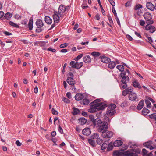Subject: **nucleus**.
Masks as SVG:
<instances>
[{"label": "nucleus", "mask_w": 156, "mask_h": 156, "mask_svg": "<svg viewBox=\"0 0 156 156\" xmlns=\"http://www.w3.org/2000/svg\"><path fill=\"white\" fill-rule=\"evenodd\" d=\"M121 77L122 78L121 80L122 84L120 85V87L121 89L122 90L126 89L128 87L127 83L129 81V79L128 76H123Z\"/></svg>", "instance_id": "nucleus-2"}, {"label": "nucleus", "mask_w": 156, "mask_h": 156, "mask_svg": "<svg viewBox=\"0 0 156 156\" xmlns=\"http://www.w3.org/2000/svg\"><path fill=\"white\" fill-rule=\"evenodd\" d=\"M15 17L16 19L17 20L21 19V16L19 14H16L15 15Z\"/></svg>", "instance_id": "nucleus-59"}, {"label": "nucleus", "mask_w": 156, "mask_h": 156, "mask_svg": "<svg viewBox=\"0 0 156 156\" xmlns=\"http://www.w3.org/2000/svg\"><path fill=\"white\" fill-rule=\"evenodd\" d=\"M99 135L98 133H94L90 137L92 139H97L99 137Z\"/></svg>", "instance_id": "nucleus-41"}, {"label": "nucleus", "mask_w": 156, "mask_h": 156, "mask_svg": "<svg viewBox=\"0 0 156 156\" xmlns=\"http://www.w3.org/2000/svg\"><path fill=\"white\" fill-rule=\"evenodd\" d=\"M65 6L62 4L60 5L58 8V13L59 15H61V13L63 14L65 12Z\"/></svg>", "instance_id": "nucleus-23"}, {"label": "nucleus", "mask_w": 156, "mask_h": 156, "mask_svg": "<svg viewBox=\"0 0 156 156\" xmlns=\"http://www.w3.org/2000/svg\"><path fill=\"white\" fill-rule=\"evenodd\" d=\"M128 102L126 101H125L123 102L121 104L120 106L123 107H124L128 106Z\"/></svg>", "instance_id": "nucleus-48"}, {"label": "nucleus", "mask_w": 156, "mask_h": 156, "mask_svg": "<svg viewBox=\"0 0 156 156\" xmlns=\"http://www.w3.org/2000/svg\"><path fill=\"white\" fill-rule=\"evenodd\" d=\"M127 73L124 70L123 71H121V73L119 75V77H122V76H128L127 75H126L127 74Z\"/></svg>", "instance_id": "nucleus-49"}, {"label": "nucleus", "mask_w": 156, "mask_h": 156, "mask_svg": "<svg viewBox=\"0 0 156 156\" xmlns=\"http://www.w3.org/2000/svg\"><path fill=\"white\" fill-rule=\"evenodd\" d=\"M128 98L129 100L132 101H135L137 102L139 101L137 94L133 92L130 93L128 96Z\"/></svg>", "instance_id": "nucleus-8"}, {"label": "nucleus", "mask_w": 156, "mask_h": 156, "mask_svg": "<svg viewBox=\"0 0 156 156\" xmlns=\"http://www.w3.org/2000/svg\"><path fill=\"white\" fill-rule=\"evenodd\" d=\"M122 92V95L124 96H126L127 94H129L130 93L132 92L133 90L132 87H129L127 88H126Z\"/></svg>", "instance_id": "nucleus-13"}, {"label": "nucleus", "mask_w": 156, "mask_h": 156, "mask_svg": "<svg viewBox=\"0 0 156 156\" xmlns=\"http://www.w3.org/2000/svg\"><path fill=\"white\" fill-rule=\"evenodd\" d=\"M92 106H90V108L88 109V112L91 113H94L97 111H100L104 110L108 106L107 104L104 102H101L94 104H92Z\"/></svg>", "instance_id": "nucleus-1"}, {"label": "nucleus", "mask_w": 156, "mask_h": 156, "mask_svg": "<svg viewBox=\"0 0 156 156\" xmlns=\"http://www.w3.org/2000/svg\"><path fill=\"white\" fill-rule=\"evenodd\" d=\"M89 100L87 99L84 98L83 100V104L84 105H88L89 103Z\"/></svg>", "instance_id": "nucleus-47"}, {"label": "nucleus", "mask_w": 156, "mask_h": 156, "mask_svg": "<svg viewBox=\"0 0 156 156\" xmlns=\"http://www.w3.org/2000/svg\"><path fill=\"white\" fill-rule=\"evenodd\" d=\"M36 24L37 28L41 29L43 26L44 23L42 20L40 19L37 20L36 22Z\"/></svg>", "instance_id": "nucleus-19"}, {"label": "nucleus", "mask_w": 156, "mask_h": 156, "mask_svg": "<svg viewBox=\"0 0 156 156\" xmlns=\"http://www.w3.org/2000/svg\"><path fill=\"white\" fill-rule=\"evenodd\" d=\"M113 132L105 130V132H103L101 136L104 138H109L112 136Z\"/></svg>", "instance_id": "nucleus-9"}, {"label": "nucleus", "mask_w": 156, "mask_h": 156, "mask_svg": "<svg viewBox=\"0 0 156 156\" xmlns=\"http://www.w3.org/2000/svg\"><path fill=\"white\" fill-rule=\"evenodd\" d=\"M82 133L83 135L88 136L90 134L91 132L89 128H86L82 130Z\"/></svg>", "instance_id": "nucleus-17"}, {"label": "nucleus", "mask_w": 156, "mask_h": 156, "mask_svg": "<svg viewBox=\"0 0 156 156\" xmlns=\"http://www.w3.org/2000/svg\"><path fill=\"white\" fill-rule=\"evenodd\" d=\"M76 63L74 61H71L70 63V65L72 67L74 68V66H75Z\"/></svg>", "instance_id": "nucleus-60"}, {"label": "nucleus", "mask_w": 156, "mask_h": 156, "mask_svg": "<svg viewBox=\"0 0 156 156\" xmlns=\"http://www.w3.org/2000/svg\"><path fill=\"white\" fill-rule=\"evenodd\" d=\"M4 15V12L2 11H0V19H2V20L4 19L3 16Z\"/></svg>", "instance_id": "nucleus-57"}, {"label": "nucleus", "mask_w": 156, "mask_h": 156, "mask_svg": "<svg viewBox=\"0 0 156 156\" xmlns=\"http://www.w3.org/2000/svg\"><path fill=\"white\" fill-rule=\"evenodd\" d=\"M92 55L94 57H98L101 55V53L98 52H93L91 53Z\"/></svg>", "instance_id": "nucleus-40"}, {"label": "nucleus", "mask_w": 156, "mask_h": 156, "mask_svg": "<svg viewBox=\"0 0 156 156\" xmlns=\"http://www.w3.org/2000/svg\"><path fill=\"white\" fill-rule=\"evenodd\" d=\"M142 7V5L139 4L136 5L135 6L134 9L135 10H137L140 8H141Z\"/></svg>", "instance_id": "nucleus-50"}, {"label": "nucleus", "mask_w": 156, "mask_h": 156, "mask_svg": "<svg viewBox=\"0 0 156 156\" xmlns=\"http://www.w3.org/2000/svg\"><path fill=\"white\" fill-rule=\"evenodd\" d=\"M89 118L94 127H98L99 126L100 124H101V120L99 118L95 119L94 116L93 115H90Z\"/></svg>", "instance_id": "nucleus-3"}, {"label": "nucleus", "mask_w": 156, "mask_h": 156, "mask_svg": "<svg viewBox=\"0 0 156 156\" xmlns=\"http://www.w3.org/2000/svg\"><path fill=\"white\" fill-rule=\"evenodd\" d=\"M97 139L96 142L98 144H101L103 142V140L100 138H98Z\"/></svg>", "instance_id": "nucleus-54"}, {"label": "nucleus", "mask_w": 156, "mask_h": 156, "mask_svg": "<svg viewBox=\"0 0 156 156\" xmlns=\"http://www.w3.org/2000/svg\"><path fill=\"white\" fill-rule=\"evenodd\" d=\"M144 105V101L143 99L141 100L138 103L136 108L138 110H141Z\"/></svg>", "instance_id": "nucleus-22"}, {"label": "nucleus", "mask_w": 156, "mask_h": 156, "mask_svg": "<svg viewBox=\"0 0 156 156\" xmlns=\"http://www.w3.org/2000/svg\"><path fill=\"white\" fill-rule=\"evenodd\" d=\"M21 23L24 25L26 27L29 28V29L30 30H32L33 27V20L32 19H30L29 20L28 25L27 24V20L25 19L23 20Z\"/></svg>", "instance_id": "nucleus-7"}, {"label": "nucleus", "mask_w": 156, "mask_h": 156, "mask_svg": "<svg viewBox=\"0 0 156 156\" xmlns=\"http://www.w3.org/2000/svg\"><path fill=\"white\" fill-rule=\"evenodd\" d=\"M83 65V63L82 62L80 63L76 62L75 66H74V68L79 69L81 68Z\"/></svg>", "instance_id": "nucleus-32"}, {"label": "nucleus", "mask_w": 156, "mask_h": 156, "mask_svg": "<svg viewBox=\"0 0 156 156\" xmlns=\"http://www.w3.org/2000/svg\"><path fill=\"white\" fill-rule=\"evenodd\" d=\"M101 101V100L100 99H97L96 100H94L93 102H91L90 104V106H92V104H95L96 103H100V102Z\"/></svg>", "instance_id": "nucleus-44"}, {"label": "nucleus", "mask_w": 156, "mask_h": 156, "mask_svg": "<svg viewBox=\"0 0 156 156\" xmlns=\"http://www.w3.org/2000/svg\"><path fill=\"white\" fill-rule=\"evenodd\" d=\"M58 130L59 132L61 134H62L63 133V129L61 128V126L59 125L58 127Z\"/></svg>", "instance_id": "nucleus-64"}, {"label": "nucleus", "mask_w": 156, "mask_h": 156, "mask_svg": "<svg viewBox=\"0 0 156 156\" xmlns=\"http://www.w3.org/2000/svg\"><path fill=\"white\" fill-rule=\"evenodd\" d=\"M98 129V131L100 132H105L108 128V124L107 122L105 121H101V124H100Z\"/></svg>", "instance_id": "nucleus-4"}, {"label": "nucleus", "mask_w": 156, "mask_h": 156, "mask_svg": "<svg viewBox=\"0 0 156 156\" xmlns=\"http://www.w3.org/2000/svg\"><path fill=\"white\" fill-rule=\"evenodd\" d=\"M62 100L64 102L67 104L69 103L70 101V100L66 98H64Z\"/></svg>", "instance_id": "nucleus-56"}, {"label": "nucleus", "mask_w": 156, "mask_h": 156, "mask_svg": "<svg viewBox=\"0 0 156 156\" xmlns=\"http://www.w3.org/2000/svg\"><path fill=\"white\" fill-rule=\"evenodd\" d=\"M53 17V18L54 22L55 23H58L59 21V17L58 15V12L56 11H55L54 12Z\"/></svg>", "instance_id": "nucleus-14"}, {"label": "nucleus", "mask_w": 156, "mask_h": 156, "mask_svg": "<svg viewBox=\"0 0 156 156\" xmlns=\"http://www.w3.org/2000/svg\"><path fill=\"white\" fill-rule=\"evenodd\" d=\"M115 110L113 109H109L108 108L106 111V113L108 116H112L116 113Z\"/></svg>", "instance_id": "nucleus-18"}, {"label": "nucleus", "mask_w": 156, "mask_h": 156, "mask_svg": "<svg viewBox=\"0 0 156 156\" xmlns=\"http://www.w3.org/2000/svg\"><path fill=\"white\" fill-rule=\"evenodd\" d=\"M99 58H100L101 61L102 62L105 63H108L111 60L110 58L104 56H100Z\"/></svg>", "instance_id": "nucleus-15"}, {"label": "nucleus", "mask_w": 156, "mask_h": 156, "mask_svg": "<svg viewBox=\"0 0 156 156\" xmlns=\"http://www.w3.org/2000/svg\"><path fill=\"white\" fill-rule=\"evenodd\" d=\"M128 148V146L127 144H124L123 145L121 151H124Z\"/></svg>", "instance_id": "nucleus-52"}, {"label": "nucleus", "mask_w": 156, "mask_h": 156, "mask_svg": "<svg viewBox=\"0 0 156 156\" xmlns=\"http://www.w3.org/2000/svg\"><path fill=\"white\" fill-rule=\"evenodd\" d=\"M123 144V142L120 140H117L115 141L113 144L115 147H118L121 146Z\"/></svg>", "instance_id": "nucleus-24"}, {"label": "nucleus", "mask_w": 156, "mask_h": 156, "mask_svg": "<svg viewBox=\"0 0 156 156\" xmlns=\"http://www.w3.org/2000/svg\"><path fill=\"white\" fill-rule=\"evenodd\" d=\"M48 42H45L44 41H38V46H40L41 47H45L46 45V43Z\"/></svg>", "instance_id": "nucleus-36"}, {"label": "nucleus", "mask_w": 156, "mask_h": 156, "mask_svg": "<svg viewBox=\"0 0 156 156\" xmlns=\"http://www.w3.org/2000/svg\"><path fill=\"white\" fill-rule=\"evenodd\" d=\"M143 145L144 147L149 148L151 150L156 148V145L153 144V142L151 140H148L144 143Z\"/></svg>", "instance_id": "nucleus-6"}, {"label": "nucleus", "mask_w": 156, "mask_h": 156, "mask_svg": "<svg viewBox=\"0 0 156 156\" xmlns=\"http://www.w3.org/2000/svg\"><path fill=\"white\" fill-rule=\"evenodd\" d=\"M131 151H132V152H135V153L137 154H140L141 152L139 148L131 149Z\"/></svg>", "instance_id": "nucleus-46"}, {"label": "nucleus", "mask_w": 156, "mask_h": 156, "mask_svg": "<svg viewBox=\"0 0 156 156\" xmlns=\"http://www.w3.org/2000/svg\"><path fill=\"white\" fill-rule=\"evenodd\" d=\"M9 24L13 27H14L16 28H20V27L17 24L13 22L12 21H10L9 22Z\"/></svg>", "instance_id": "nucleus-37"}, {"label": "nucleus", "mask_w": 156, "mask_h": 156, "mask_svg": "<svg viewBox=\"0 0 156 156\" xmlns=\"http://www.w3.org/2000/svg\"><path fill=\"white\" fill-rule=\"evenodd\" d=\"M68 44L67 43H64L61 44L60 46V47L61 48H65L67 46Z\"/></svg>", "instance_id": "nucleus-63"}, {"label": "nucleus", "mask_w": 156, "mask_h": 156, "mask_svg": "<svg viewBox=\"0 0 156 156\" xmlns=\"http://www.w3.org/2000/svg\"><path fill=\"white\" fill-rule=\"evenodd\" d=\"M107 16L108 17V19L109 20V21L110 23V24H113V21L112 20L111 16L108 15H107Z\"/></svg>", "instance_id": "nucleus-53"}, {"label": "nucleus", "mask_w": 156, "mask_h": 156, "mask_svg": "<svg viewBox=\"0 0 156 156\" xmlns=\"http://www.w3.org/2000/svg\"><path fill=\"white\" fill-rule=\"evenodd\" d=\"M116 63L114 61H111L110 60L108 64V67L111 69H113L115 67Z\"/></svg>", "instance_id": "nucleus-29"}, {"label": "nucleus", "mask_w": 156, "mask_h": 156, "mask_svg": "<svg viewBox=\"0 0 156 156\" xmlns=\"http://www.w3.org/2000/svg\"><path fill=\"white\" fill-rule=\"evenodd\" d=\"M143 16L147 23L148 24H152L153 23L154 21L151 20L152 17L150 13L146 12L144 13Z\"/></svg>", "instance_id": "nucleus-5"}, {"label": "nucleus", "mask_w": 156, "mask_h": 156, "mask_svg": "<svg viewBox=\"0 0 156 156\" xmlns=\"http://www.w3.org/2000/svg\"><path fill=\"white\" fill-rule=\"evenodd\" d=\"M78 120L80 124L81 125L85 124L87 122L86 119L84 117L80 118Z\"/></svg>", "instance_id": "nucleus-30"}, {"label": "nucleus", "mask_w": 156, "mask_h": 156, "mask_svg": "<svg viewBox=\"0 0 156 156\" xmlns=\"http://www.w3.org/2000/svg\"><path fill=\"white\" fill-rule=\"evenodd\" d=\"M12 15L11 13H10L9 12H8L5 14L4 17V19H6L7 20H9L10 18L12 16Z\"/></svg>", "instance_id": "nucleus-31"}, {"label": "nucleus", "mask_w": 156, "mask_h": 156, "mask_svg": "<svg viewBox=\"0 0 156 156\" xmlns=\"http://www.w3.org/2000/svg\"><path fill=\"white\" fill-rule=\"evenodd\" d=\"M123 154V151H121L115 150L113 151V155L114 156H122Z\"/></svg>", "instance_id": "nucleus-21"}, {"label": "nucleus", "mask_w": 156, "mask_h": 156, "mask_svg": "<svg viewBox=\"0 0 156 156\" xmlns=\"http://www.w3.org/2000/svg\"><path fill=\"white\" fill-rule=\"evenodd\" d=\"M84 96L83 94L78 93L76 94L75 96V99L76 100L79 101L83 99Z\"/></svg>", "instance_id": "nucleus-25"}, {"label": "nucleus", "mask_w": 156, "mask_h": 156, "mask_svg": "<svg viewBox=\"0 0 156 156\" xmlns=\"http://www.w3.org/2000/svg\"><path fill=\"white\" fill-rule=\"evenodd\" d=\"M148 151L145 149L144 148L142 150V153L143 155L144 156H146L147 155Z\"/></svg>", "instance_id": "nucleus-51"}, {"label": "nucleus", "mask_w": 156, "mask_h": 156, "mask_svg": "<svg viewBox=\"0 0 156 156\" xmlns=\"http://www.w3.org/2000/svg\"><path fill=\"white\" fill-rule=\"evenodd\" d=\"M44 20L47 24L49 25L51 24L52 22L51 19L48 16H46L45 17Z\"/></svg>", "instance_id": "nucleus-27"}, {"label": "nucleus", "mask_w": 156, "mask_h": 156, "mask_svg": "<svg viewBox=\"0 0 156 156\" xmlns=\"http://www.w3.org/2000/svg\"><path fill=\"white\" fill-rule=\"evenodd\" d=\"M48 51H51L53 52H55L56 51V50L55 49H52V48L50 47L47 49Z\"/></svg>", "instance_id": "nucleus-61"}, {"label": "nucleus", "mask_w": 156, "mask_h": 156, "mask_svg": "<svg viewBox=\"0 0 156 156\" xmlns=\"http://www.w3.org/2000/svg\"><path fill=\"white\" fill-rule=\"evenodd\" d=\"M116 108V105L114 104H111L108 106V108L114 110Z\"/></svg>", "instance_id": "nucleus-45"}, {"label": "nucleus", "mask_w": 156, "mask_h": 156, "mask_svg": "<svg viewBox=\"0 0 156 156\" xmlns=\"http://www.w3.org/2000/svg\"><path fill=\"white\" fill-rule=\"evenodd\" d=\"M88 142L92 147H96L95 142L94 140H93L92 139H89Z\"/></svg>", "instance_id": "nucleus-34"}, {"label": "nucleus", "mask_w": 156, "mask_h": 156, "mask_svg": "<svg viewBox=\"0 0 156 156\" xmlns=\"http://www.w3.org/2000/svg\"><path fill=\"white\" fill-rule=\"evenodd\" d=\"M148 99L145 100V102L147 105V107L148 108H150L151 107V104Z\"/></svg>", "instance_id": "nucleus-43"}, {"label": "nucleus", "mask_w": 156, "mask_h": 156, "mask_svg": "<svg viewBox=\"0 0 156 156\" xmlns=\"http://www.w3.org/2000/svg\"><path fill=\"white\" fill-rule=\"evenodd\" d=\"M132 84L135 88H138L139 89L141 88L142 87L140 84L139 83L137 80H134L132 83Z\"/></svg>", "instance_id": "nucleus-20"}, {"label": "nucleus", "mask_w": 156, "mask_h": 156, "mask_svg": "<svg viewBox=\"0 0 156 156\" xmlns=\"http://www.w3.org/2000/svg\"><path fill=\"white\" fill-rule=\"evenodd\" d=\"M116 68L120 72L123 71L125 69L123 65H118L116 66Z\"/></svg>", "instance_id": "nucleus-35"}, {"label": "nucleus", "mask_w": 156, "mask_h": 156, "mask_svg": "<svg viewBox=\"0 0 156 156\" xmlns=\"http://www.w3.org/2000/svg\"><path fill=\"white\" fill-rule=\"evenodd\" d=\"M108 145V144L107 141L104 142L101 146V149L103 150L106 149L107 147V148Z\"/></svg>", "instance_id": "nucleus-39"}, {"label": "nucleus", "mask_w": 156, "mask_h": 156, "mask_svg": "<svg viewBox=\"0 0 156 156\" xmlns=\"http://www.w3.org/2000/svg\"><path fill=\"white\" fill-rule=\"evenodd\" d=\"M52 114L55 115H58V112L55 110L54 108H53L51 110Z\"/></svg>", "instance_id": "nucleus-55"}, {"label": "nucleus", "mask_w": 156, "mask_h": 156, "mask_svg": "<svg viewBox=\"0 0 156 156\" xmlns=\"http://www.w3.org/2000/svg\"><path fill=\"white\" fill-rule=\"evenodd\" d=\"M112 12L114 14V16L116 17H117L116 11L114 7L112 8Z\"/></svg>", "instance_id": "nucleus-62"}, {"label": "nucleus", "mask_w": 156, "mask_h": 156, "mask_svg": "<svg viewBox=\"0 0 156 156\" xmlns=\"http://www.w3.org/2000/svg\"><path fill=\"white\" fill-rule=\"evenodd\" d=\"M83 61L85 63H89L91 61V58L89 55H85L83 58Z\"/></svg>", "instance_id": "nucleus-26"}, {"label": "nucleus", "mask_w": 156, "mask_h": 156, "mask_svg": "<svg viewBox=\"0 0 156 156\" xmlns=\"http://www.w3.org/2000/svg\"><path fill=\"white\" fill-rule=\"evenodd\" d=\"M123 156H138L137 154L134 153L131 151V149L123 151Z\"/></svg>", "instance_id": "nucleus-11"}, {"label": "nucleus", "mask_w": 156, "mask_h": 156, "mask_svg": "<svg viewBox=\"0 0 156 156\" xmlns=\"http://www.w3.org/2000/svg\"><path fill=\"white\" fill-rule=\"evenodd\" d=\"M149 118L151 119H154L156 121V113L148 115Z\"/></svg>", "instance_id": "nucleus-42"}, {"label": "nucleus", "mask_w": 156, "mask_h": 156, "mask_svg": "<svg viewBox=\"0 0 156 156\" xmlns=\"http://www.w3.org/2000/svg\"><path fill=\"white\" fill-rule=\"evenodd\" d=\"M110 4L111 5L114 7L115 5V3L113 1V0H108Z\"/></svg>", "instance_id": "nucleus-58"}, {"label": "nucleus", "mask_w": 156, "mask_h": 156, "mask_svg": "<svg viewBox=\"0 0 156 156\" xmlns=\"http://www.w3.org/2000/svg\"><path fill=\"white\" fill-rule=\"evenodd\" d=\"M146 7L147 9L151 11H153L155 9L154 5L150 2L147 3Z\"/></svg>", "instance_id": "nucleus-16"}, {"label": "nucleus", "mask_w": 156, "mask_h": 156, "mask_svg": "<svg viewBox=\"0 0 156 156\" xmlns=\"http://www.w3.org/2000/svg\"><path fill=\"white\" fill-rule=\"evenodd\" d=\"M67 83L71 86H73V88L72 90H73L74 89V90H75L76 88L75 87L74 84L75 83V81L73 77H68L67 78L66 80Z\"/></svg>", "instance_id": "nucleus-10"}, {"label": "nucleus", "mask_w": 156, "mask_h": 156, "mask_svg": "<svg viewBox=\"0 0 156 156\" xmlns=\"http://www.w3.org/2000/svg\"><path fill=\"white\" fill-rule=\"evenodd\" d=\"M73 112L72 114L74 115H76L78 114H80L81 113L80 111L78 109L75 107L72 108Z\"/></svg>", "instance_id": "nucleus-28"}, {"label": "nucleus", "mask_w": 156, "mask_h": 156, "mask_svg": "<svg viewBox=\"0 0 156 156\" xmlns=\"http://www.w3.org/2000/svg\"><path fill=\"white\" fill-rule=\"evenodd\" d=\"M150 112L149 110L146 108L145 107L143 108L142 111V114L144 115H147Z\"/></svg>", "instance_id": "nucleus-33"}, {"label": "nucleus", "mask_w": 156, "mask_h": 156, "mask_svg": "<svg viewBox=\"0 0 156 156\" xmlns=\"http://www.w3.org/2000/svg\"><path fill=\"white\" fill-rule=\"evenodd\" d=\"M151 24H148L145 27V29L147 30H149L151 33H153L156 30L155 27L153 26L150 25Z\"/></svg>", "instance_id": "nucleus-12"}, {"label": "nucleus", "mask_w": 156, "mask_h": 156, "mask_svg": "<svg viewBox=\"0 0 156 156\" xmlns=\"http://www.w3.org/2000/svg\"><path fill=\"white\" fill-rule=\"evenodd\" d=\"M112 142H111L110 144L108 145L107 149V151H109L113 149V146L112 145Z\"/></svg>", "instance_id": "nucleus-38"}]
</instances>
